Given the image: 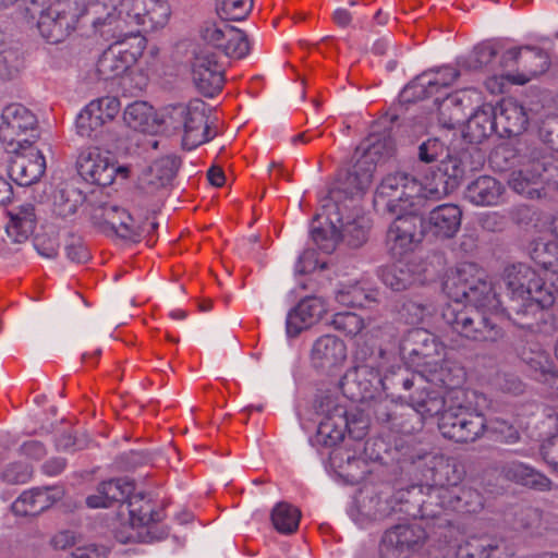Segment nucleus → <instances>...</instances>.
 <instances>
[{"instance_id":"43","label":"nucleus","mask_w":558,"mask_h":558,"mask_svg":"<svg viewBox=\"0 0 558 558\" xmlns=\"http://www.w3.org/2000/svg\"><path fill=\"white\" fill-rule=\"evenodd\" d=\"M142 3L144 4L142 27L145 32L157 31L168 23L170 7L166 0H142Z\"/></svg>"},{"instance_id":"56","label":"nucleus","mask_w":558,"mask_h":558,"mask_svg":"<svg viewBox=\"0 0 558 558\" xmlns=\"http://www.w3.org/2000/svg\"><path fill=\"white\" fill-rule=\"evenodd\" d=\"M338 227H333L329 222V229L313 228L311 231L312 239L316 245L326 253H331L339 241Z\"/></svg>"},{"instance_id":"6","label":"nucleus","mask_w":558,"mask_h":558,"mask_svg":"<svg viewBox=\"0 0 558 558\" xmlns=\"http://www.w3.org/2000/svg\"><path fill=\"white\" fill-rule=\"evenodd\" d=\"M405 501L417 505V513L422 518H437L444 511L476 512L483 508L481 495L476 490H450L426 483L413 485L407 489ZM401 499L404 493H401Z\"/></svg>"},{"instance_id":"61","label":"nucleus","mask_w":558,"mask_h":558,"mask_svg":"<svg viewBox=\"0 0 558 558\" xmlns=\"http://www.w3.org/2000/svg\"><path fill=\"white\" fill-rule=\"evenodd\" d=\"M65 252L69 259L74 263H85L89 259V253L80 238L71 236L65 244Z\"/></svg>"},{"instance_id":"63","label":"nucleus","mask_w":558,"mask_h":558,"mask_svg":"<svg viewBox=\"0 0 558 558\" xmlns=\"http://www.w3.org/2000/svg\"><path fill=\"white\" fill-rule=\"evenodd\" d=\"M354 15L356 16L359 27L363 28L364 20L366 19V14L364 13H351L344 8H338L332 14V20L338 26L348 27L351 25Z\"/></svg>"},{"instance_id":"44","label":"nucleus","mask_w":558,"mask_h":558,"mask_svg":"<svg viewBox=\"0 0 558 558\" xmlns=\"http://www.w3.org/2000/svg\"><path fill=\"white\" fill-rule=\"evenodd\" d=\"M332 327L347 337H366L371 320L367 323L357 314L352 312H341L333 315Z\"/></svg>"},{"instance_id":"1","label":"nucleus","mask_w":558,"mask_h":558,"mask_svg":"<svg viewBox=\"0 0 558 558\" xmlns=\"http://www.w3.org/2000/svg\"><path fill=\"white\" fill-rule=\"evenodd\" d=\"M444 292L453 304L444 308L442 317L454 331L475 341L495 342L502 337L495 320L502 311L501 302L476 264L462 263L451 270Z\"/></svg>"},{"instance_id":"35","label":"nucleus","mask_w":558,"mask_h":558,"mask_svg":"<svg viewBox=\"0 0 558 558\" xmlns=\"http://www.w3.org/2000/svg\"><path fill=\"white\" fill-rule=\"evenodd\" d=\"M504 191V185L495 178L482 175L468 185L465 197L477 206H495L499 204Z\"/></svg>"},{"instance_id":"57","label":"nucleus","mask_w":558,"mask_h":558,"mask_svg":"<svg viewBox=\"0 0 558 558\" xmlns=\"http://www.w3.org/2000/svg\"><path fill=\"white\" fill-rule=\"evenodd\" d=\"M88 442L89 439L85 434L77 436L71 432H64L56 439V448L57 450L74 452L85 449Z\"/></svg>"},{"instance_id":"51","label":"nucleus","mask_w":558,"mask_h":558,"mask_svg":"<svg viewBox=\"0 0 558 558\" xmlns=\"http://www.w3.org/2000/svg\"><path fill=\"white\" fill-rule=\"evenodd\" d=\"M231 25L226 21H206L199 29L201 38L215 48L221 49L227 37L230 38Z\"/></svg>"},{"instance_id":"5","label":"nucleus","mask_w":558,"mask_h":558,"mask_svg":"<svg viewBox=\"0 0 558 558\" xmlns=\"http://www.w3.org/2000/svg\"><path fill=\"white\" fill-rule=\"evenodd\" d=\"M135 490L134 480L110 478L99 483L95 494L86 498V505L92 509L110 508L114 502H120V527L116 531V538L122 544L140 539V493Z\"/></svg>"},{"instance_id":"11","label":"nucleus","mask_w":558,"mask_h":558,"mask_svg":"<svg viewBox=\"0 0 558 558\" xmlns=\"http://www.w3.org/2000/svg\"><path fill=\"white\" fill-rule=\"evenodd\" d=\"M37 118L21 104L7 106L1 113L0 141L7 151H17L38 138Z\"/></svg>"},{"instance_id":"27","label":"nucleus","mask_w":558,"mask_h":558,"mask_svg":"<svg viewBox=\"0 0 558 558\" xmlns=\"http://www.w3.org/2000/svg\"><path fill=\"white\" fill-rule=\"evenodd\" d=\"M520 357L536 380L556 385L558 388V367L549 352L541 344H527L521 350Z\"/></svg>"},{"instance_id":"53","label":"nucleus","mask_w":558,"mask_h":558,"mask_svg":"<svg viewBox=\"0 0 558 558\" xmlns=\"http://www.w3.org/2000/svg\"><path fill=\"white\" fill-rule=\"evenodd\" d=\"M230 38L227 37L220 49L227 57L242 59L250 52V44L246 35L239 28L232 26Z\"/></svg>"},{"instance_id":"12","label":"nucleus","mask_w":558,"mask_h":558,"mask_svg":"<svg viewBox=\"0 0 558 558\" xmlns=\"http://www.w3.org/2000/svg\"><path fill=\"white\" fill-rule=\"evenodd\" d=\"M426 539L427 533L420 524H397L384 533L379 545L380 557L409 558L423 548Z\"/></svg>"},{"instance_id":"39","label":"nucleus","mask_w":558,"mask_h":558,"mask_svg":"<svg viewBox=\"0 0 558 558\" xmlns=\"http://www.w3.org/2000/svg\"><path fill=\"white\" fill-rule=\"evenodd\" d=\"M477 154L478 160L474 165L469 159L472 157L471 151L464 150L459 155H449L446 159L441 160L437 169L448 180L454 189H457L465 175L466 171L475 170L482 165V156L480 151Z\"/></svg>"},{"instance_id":"19","label":"nucleus","mask_w":558,"mask_h":558,"mask_svg":"<svg viewBox=\"0 0 558 558\" xmlns=\"http://www.w3.org/2000/svg\"><path fill=\"white\" fill-rule=\"evenodd\" d=\"M458 77L459 71L449 65L425 71L402 89L401 98L407 102L425 99L450 86Z\"/></svg>"},{"instance_id":"38","label":"nucleus","mask_w":558,"mask_h":558,"mask_svg":"<svg viewBox=\"0 0 558 558\" xmlns=\"http://www.w3.org/2000/svg\"><path fill=\"white\" fill-rule=\"evenodd\" d=\"M49 492V487L24 492L11 506L13 513L21 517H34L41 513L56 501Z\"/></svg>"},{"instance_id":"10","label":"nucleus","mask_w":558,"mask_h":558,"mask_svg":"<svg viewBox=\"0 0 558 558\" xmlns=\"http://www.w3.org/2000/svg\"><path fill=\"white\" fill-rule=\"evenodd\" d=\"M181 165L179 156L169 154L151 158L142 171V202L145 199L154 214L162 206Z\"/></svg>"},{"instance_id":"60","label":"nucleus","mask_w":558,"mask_h":558,"mask_svg":"<svg viewBox=\"0 0 558 558\" xmlns=\"http://www.w3.org/2000/svg\"><path fill=\"white\" fill-rule=\"evenodd\" d=\"M539 135L553 150L558 151V117H549L543 121Z\"/></svg>"},{"instance_id":"59","label":"nucleus","mask_w":558,"mask_h":558,"mask_svg":"<svg viewBox=\"0 0 558 558\" xmlns=\"http://www.w3.org/2000/svg\"><path fill=\"white\" fill-rule=\"evenodd\" d=\"M34 247L39 255L53 258L58 254L59 241L56 236L38 233L33 239Z\"/></svg>"},{"instance_id":"55","label":"nucleus","mask_w":558,"mask_h":558,"mask_svg":"<svg viewBox=\"0 0 558 558\" xmlns=\"http://www.w3.org/2000/svg\"><path fill=\"white\" fill-rule=\"evenodd\" d=\"M398 410H404L403 407H400L392 401L381 400L376 403L374 413L378 421L383 423L391 422L395 427L400 428L402 432H408V429L401 423H397L398 415H403V413H399Z\"/></svg>"},{"instance_id":"25","label":"nucleus","mask_w":558,"mask_h":558,"mask_svg":"<svg viewBox=\"0 0 558 558\" xmlns=\"http://www.w3.org/2000/svg\"><path fill=\"white\" fill-rule=\"evenodd\" d=\"M545 171L544 162L539 160L529 161L511 173L509 185L515 193L526 198H541L545 195L543 180Z\"/></svg>"},{"instance_id":"17","label":"nucleus","mask_w":558,"mask_h":558,"mask_svg":"<svg viewBox=\"0 0 558 558\" xmlns=\"http://www.w3.org/2000/svg\"><path fill=\"white\" fill-rule=\"evenodd\" d=\"M120 110V99L112 96L92 100L77 116L76 129L81 136L98 138L102 128L111 122Z\"/></svg>"},{"instance_id":"46","label":"nucleus","mask_w":558,"mask_h":558,"mask_svg":"<svg viewBox=\"0 0 558 558\" xmlns=\"http://www.w3.org/2000/svg\"><path fill=\"white\" fill-rule=\"evenodd\" d=\"M300 511L286 502L278 504L271 513V521L275 529L282 534L293 533L300 522Z\"/></svg>"},{"instance_id":"42","label":"nucleus","mask_w":558,"mask_h":558,"mask_svg":"<svg viewBox=\"0 0 558 558\" xmlns=\"http://www.w3.org/2000/svg\"><path fill=\"white\" fill-rule=\"evenodd\" d=\"M336 414L326 416L317 428V435L325 446H335L344 437L348 421L344 412L340 409L336 410Z\"/></svg>"},{"instance_id":"34","label":"nucleus","mask_w":558,"mask_h":558,"mask_svg":"<svg viewBox=\"0 0 558 558\" xmlns=\"http://www.w3.org/2000/svg\"><path fill=\"white\" fill-rule=\"evenodd\" d=\"M403 351L410 356L418 360H435L442 357L444 347L438 342L435 336L424 329L412 330L403 344Z\"/></svg>"},{"instance_id":"15","label":"nucleus","mask_w":558,"mask_h":558,"mask_svg":"<svg viewBox=\"0 0 558 558\" xmlns=\"http://www.w3.org/2000/svg\"><path fill=\"white\" fill-rule=\"evenodd\" d=\"M192 78L201 94L206 97H214L225 86L226 64L218 53L208 49H201L194 56Z\"/></svg>"},{"instance_id":"23","label":"nucleus","mask_w":558,"mask_h":558,"mask_svg":"<svg viewBox=\"0 0 558 558\" xmlns=\"http://www.w3.org/2000/svg\"><path fill=\"white\" fill-rule=\"evenodd\" d=\"M149 498L142 505V543H154L168 536V529L160 524L165 519L163 500L159 499V493L150 495L142 489V500Z\"/></svg>"},{"instance_id":"16","label":"nucleus","mask_w":558,"mask_h":558,"mask_svg":"<svg viewBox=\"0 0 558 558\" xmlns=\"http://www.w3.org/2000/svg\"><path fill=\"white\" fill-rule=\"evenodd\" d=\"M324 208L328 222L338 227L339 240L342 239L353 247L361 246L367 240L369 220L355 206L352 207L354 214H344L348 206L336 203L325 204Z\"/></svg>"},{"instance_id":"58","label":"nucleus","mask_w":558,"mask_h":558,"mask_svg":"<svg viewBox=\"0 0 558 558\" xmlns=\"http://www.w3.org/2000/svg\"><path fill=\"white\" fill-rule=\"evenodd\" d=\"M31 476V470L28 465L15 462L10 463L1 473V478L8 484H21L25 483Z\"/></svg>"},{"instance_id":"4","label":"nucleus","mask_w":558,"mask_h":558,"mask_svg":"<svg viewBox=\"0 0 558 558\" xmlns=\"http://www.w3.org/2000/svg\"><path fill=\"white\" fill-rule=\"evenodd\" d=\"M417 376L425 385L410 400L414 410L423 416L435 415L448 402L464 399V391L459 388L463 379L462 369L441 357L417 362Z\"/></svg>"},{"instance_id":"7","label":"nucleus","mask_w":558,"mask_h":558,"mask_svg":"<svg viewBox=\"0 0 558 558\" xmlns=\"http://www.w3.org/2000/svg\"><path fill=\"white\" fill-rule=\"evenodd\" d=\"M391 148L386 142L374 141L368 137L362 142L353 154V166L347 172L343 180L339 182L336 190L330 193V202L328 204H339L340 194L345 197L353 198L361 196L371 186L376 165L387 155Z\"/></svg>"},{"instance_id":"52","label":"nucleus","mask_w":558,"mask_h":558,"mask_svg":"<svg viewBox=\"0 0 558 558\" xmlns=\"http://www.w3.org/2000/svg\"><path fill=\"white\" fill-rule=\"evenodd\" d=\"M253 0H221L217 12L223 20L242 21L251 12Z\"/></svg>"},{"instance_id":"31","label":"nucleus","mask_w":558,"mask_h":558,"mask_svg":"<svg viewBox=\"0 0 558 558\" xmlns=\"http://www.w3.org/2000/svg\"><path fill=\"white\" fill-rule=\"evenodd\" d=\"M371 367H374L371 365ZM384 363L376 364L377 372H369L368 365H361L343 377L342 389L349 398L363 401L373 397L374 383H380L379 372Z\"/></svg>"},{"instance_id":"47","label":"nucleus","mask_w":558,"mask_h":558,"mask_svg":"<svg viewBox=\"0 0 558 558\" xmlns=\"http://www.w3.org/2000/svg\"><path fill=\"white\" fill-rule=\"evenodd\" d=\"M454 190L452 184L438 170H435L422 182V203L425 199L438 201Z\"/></svg>"},{"instance_id":"41","label":"nucleus","mask_w":558,"mask_h":558,"mask_svg":"<svg viewBox=\"0 0 558 558\" xmlns=\"http://www.w3.org/2000/svg\"><path fill=\"white\" fill-rule=\"evenodd\" d=\"M84 201L85 196L77 187L65 184L54 192L53 211L56 215L66 218L75 214Z\"/></svg>"},{"instance_id":"3","label":"nucleus","mask_w":558,"mask_h":558,"mask_svg":"<svg viewBox=\"0 0 558 558\" xmlns=\"http://www.w3.org/2000/svg\"><path fill=\"white\" fill-rule=\"evenodd\" d=\"M182 133L183 149L192 150L215 137L202 100L156 109L142 101V150L158 149L161 138Z\"/></svg>"},{"instance_id":"28","label":"nucleus","mask_w":558,"mask_h":558,"mask_svg":"<svg viewBox=\"0 0 558 558\" xmlns=\"http://www.w3.org/2000/svg\"><path fill=\"white\" fill-rule=\"evenodd\" d=\"M462 211L454 204H442L430 210L424 230L440 239L452 238L460 229Z\"/></svg>"},{"instance_id":"26","label":"nucleus","mask_w":558,"mask_h":558,"mask_svg":"<svg viewBox=\"0 0 558 558\" xmlns=\"http://www.w3.org/2000/svg\"><path fill=\"white\" fill-rule=\"evenodd\" d=\"M523 62L524 70L517 74H509L508 80L513 84L523 85L548 69V57L541 49L526 48L522 54L521 49L511 48L506 51L502 61L507 64L509 61Z\"/></svg>"},{"instance_id":"2","label":"nucleus","mask_w":558,"mask_h":558,"mask_svg":"<svg viewBox=\"0 0 558 558\" xmlns=\"http://www.w3.org/2000/svg\"><path fill=\"white\" fill-rule=\"evenodd\" d=\"M531 257L544 275L522 263L508 267L505 281L510 304L506 310L517 315L535 317L537 313L550 307L557 299L558 290L546 280L554 277L558 280V243L543 239L535 241Z\"/></svg>"},{"instance_id":"8","label":"nucleus","mask_w":558,"mask_h":558,"mask_svg":"<svg viewBox=\"0 0 558 558\" xmlns=\"http://www.w3.org/2000/svg\"><path fill=\"white\" fill-rule=\"evenodd\" d=\"M374 206L389 214L418 210L422 206V182L407 172L389 173L376 189Z\"/></svg>"},{"instance_id":"50","label":"nucleus","mask_w":558,"mask_h":558,"mask_svg":"<svg viewBox=\"0 0 558 558\" xmlns=\"http://www.w3.org/2000/svg\"><path fill=\"white\" fill-rule=\"evenodd\" d=\"M497 53V44L493 41H483L474 47L462 64L470 70H481L490 64Z\"/></svg>"},{"instance_id":"64","label":"nucleus","mask_w":558,"mask_h":558,"mask_svg":"<svg viewBox=\"0 0 558 558\" xmlns=\"http://www.w3.org/2000/svg\"><path fill=\"white\" fill-rule=\"evenodd\" d=\"M542 454L544 460L558 471V434L547 439L542 445Z\"/></svg>"},{"instance_id":"48","label":"nucleus","mask_w":558,"mask_h":558,"mask_svg":"<svg viewBox=\"0 0 558 558\" xmlns=\"http://www.w3.org/2000/svg\"><path fill=\"white\" fill-rule=\"evenodd\" d=\"M336 300L344 306H364L372 300L371 291L361 282L342 284L336 292Z\"/></svg>"},{"instance_id":"29","label":"nucleus","mask_w":558,"mask_h":558,"mask_svg":"<svg viewBox=\"0 0 558 558\" xmlns=\"http://www.w3.org/2000/svg\"><path fill=\"white\" fill-rule=\"evenodd\" d=\"M326 311V303L323 299L317 296L303 299L287 316L286 328L288 336H299L302 330L319 320Z\"/></svg>"},{"instance_id":"24","label":"nucleus","mask_w":558,"mask_h":558,"mask_svg":"<svg viewBox=\"0 0 558 558\" xmlns=\"http://www.w3.org/2000/svg\"><path fill=\"white\" fill-rule=\"evenodd\" d=\"M347 360V345L336 336L319 337L311 350L312 365L324 372H332L341 367Z\"/></svg>"},{"instance_id":"36","label":"nucleus","mask_w":558,"mask_h":558,"mask_svg":"<svg viewBox=\"0 0 558 558\" xmlns=\"http://www.w3.org/2000/svg\"><path fill=\"white\" fill-rule=\"evenodd\" d=\"M506 478L517 484L545 492L551 488V482L544 474L519 461H511L502 466Z\"/></svg>"},{"instance_id":"22","label":"nucleus","mask_w":558,"mask_h":558,"mask_svg":"<svg viewBox=\"0 0 558 558\" xmlns=\"http://www.w3.org/2000/svg\"><path fill=\"white\" fill-rule=\"evenodd\" d=\"M122 44L111 46L102 52L97 61V73L102 80H110L119 76L128 71L133 77V66L136 65L140 57V48L135 47L134 50L123 49ZM136 80V77L134 76Z\"/></svg>"},{"instance_id":"13","label":"nucleus","mask_w":558,"mask_h":558,"mask_svg":"<svg viewBox=\"0 0 558 558\" xmlns=\"http://www.w3.org/2000/svg\"><path fill=\"white\" fill-rule=\"evenodd\" d=\"M78 174L93 184L108 186L112 184L117 174L128 177V167H116L109 151L98 147L83 149L76 160Z\"/></svg>"},{"instance_id":"40","label":"nucleus","mask_w":558,"mask_h":558,"mask_svg":"<svg viewBox=\"0 0 558 558\" xmlns=\"http://www.w3.org/2000/svg\"><path fill=\"white\" fill-rule=\"evenodd\" d=\"M468 134L472 141L481 142L494 132L499 131L497 112L490 105H484L468 119Z\"/></svg>"},{"instance_id":"54","label":"nucleus","mask_w":558,"mask_h":558,"mask_svg":"<svg viewBox=\"0 0 558 558\" xmlns=\"http://www.w3.org/2000/svg\"><path fill=\"white\" fill-rule=\"evenodd\" d=\"M92 216L97 222L108 225L113 230L118 227V220L121 216L132 221V216L128 211L108 203L95 206Z\"/></svg>"},{"instance_id":"45","label":"nucleus","mask_w":558,"mask_h":558,"mask_svg":"<svg viewBox=\"0 0 558 558\" xmlns=\"http://www.w3.org/2000/svg\"><path fill=\"white\" fill-rule=\"evenodd\" d=\"M380 278L384 284L393 291L405 290L414 282V275L408 266L401 263L384 267Z\"/></svg>"},{"instance_id":"20","label":"nucleus","mask_w":558,"mask_h":558,"mask_svg":"<svg viewBox=\"0 0 558 558\" xmlns=\"http://www.w3.org/2000/svg\"><path fill=\"white\" fill-rule=\"evenodd\" d=\"M13 154L9 165L10 178L22 186H29L36 183L45 173L46 160L43 153L34 147V144L26 145Z\"/></svg>"},{"instance_id":"9","label":"nucleus","mask_w":558,"mask_h":558,"mask_svg":"<svg viewBox=\"0 0 558 558\" xmlns=\"http://www.w3.org/2000/svg\"><path fill=\"white\" fill-rule=\"evenodd\" d=\"M463 400L448 402L439 415L438 428L445 438L456 442H473L486 429L485 416L462 404Z\"/></svg>"},{"instance_id":"21","label":"nucleus","mask_w":558,"mask_h":558,"mask_svg":"<svg viewBox=\"0 0 558 558\" xmlns=\"http://www.w3.org/2000/svg\"><path fill=\"white\" fill-rule=\"evenodd\" d=\"M76 22V14L58 2L49 5L47 13L38 17L37 28L48 43L59 44L75 29Z\"/></svg>"},{"instance_id":"32","label":"nucleus","mask_w":558,"mask_h":558,"mask_svg":"<svg viewBox=\"0 0 558 558\" xmlns=\"http://www.w3.org/2000/svg\"><path fill=\"white\" fill-rule=\"evenodd\" d=\"M8 214L10 216V221L5 227L8 236L11 238L14 243L25 242L34 233L37 225L35 206L31 203H26Z\"/></svg>"},{"instance_id":"30","label":"nucleus","mask_w":558,"mask_h":558,"mask_svg":"<svg viewBox=\"0 0 558 558\" xmlns=\"http://www.w3.org/2000/svg\"><path fill=\"white\" fill-rule=\"evenodd\" d=\"M474 97L478 98L475 89H461L448 95L438 104L440 121L449 129L463 123L468 117L466 110L472 109Z\"/></svg>"},{"instance_id":"62","label":"nucleus","mask_w":558,"mask_h":558,"mask_svg":"<svg viewBox=\"0 0 558 558\" xmlns=\"http://www.w3.org/2000/svg\"><path fill=\"white\" fill-rule=\"evenodd\" d=\"M442 151L444 146L438 140H427L418 147V158L421 161L429 163L435 161L437 157L442 154Z\"/></svg>"},{"instance_id":"49","label":"nucleus","mask_w":558,"mask_h":558,"mask_svg":"<svg viewBox=\"0 0 558 558\" xmlns=\"http://www.w3.org/2000/svg\"><path fill=\"white\" fill-rule=\"evenodd\" d=\"M23 57L19 49L5 47L0 50V85L19 76L23 68Z\"/></svg>"},{"instance_id":"33","label":"nucleus","mask_w":558,"mask_h":558,"mask_svg":"<svg viewBox=\"0 0 558 558\" xmlns=\"http://www.w3.org/2000/svg\"><path fill=\"white\" fill-rule=\"evenodd\" d=\"M497 121L500 132L508 136L520 135L525 131L529 123L525 109L513 98H506L500 101Z\"/></svg>"},{"instance_id":"37","label":"nucleus","mask_w":558,"mask_h":558,"mask_svg":"<svg viewBox=\"0 0 558 558\" xmlns=\"http://www.w3.org/2000/svg\"><path fill=\"white\" fill-rule=\"evenodd\" d=\"M120 86V104L122 101H126L122 114L123 124L128 129L137 132L140 130V100L137 99L140 96L138 82L131 75H125L121 78Z\"/></svg>"},{"instance_id":"18","label":"nucleus","mask_w":558,"mask_h":558,"mask_svg":"<svg viewBox=\"0 0 558 558\" xmlns=\"http://www.w3.org/2000/svg\"><path fill=\"white\" fill-rule=\"evenodd\" d=\"M422 459L424 461V469L422 471L424 483L449 488L460 494L461 490H472L471 488H462L460 486L463 471L453 458L441 453H426Z\"/></svg>"},{"instance_id":"14","label":"nucleus","mask_w":558,"mask_h":558,"mask_svg":"<svg viewBox=\"0 0 558 558\" xmlns=\"http://www.w3.org/2000/svg\"><path fill=\"white\" fill-rule=\"evenodd\" d=\"M416 211L396 214L397 217L390 223L386 235V245L392 256L402 257L412 252L421 242L424 220Z\"/></svg>"}]
</instances>
